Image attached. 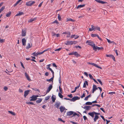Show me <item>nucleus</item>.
Wrapping results in <instances>:
<instances>
[{"mask_svg": "<svg viewBox=\"0 0 124 124\" xmlns=\"http://www.w3.org/2000/svg\"><path fill=\"white\" fill-rule=\"evenodd\" d=\"M97 35L98 34H91V36L92 37H97Z\"/></svg>", "mask_w": 124, "mask_h": 124, "instance_id": "58836bf2", "label": "nucleus"}, {"mask_svg": "<svg viewBox=\"0 0 124 124\" xmlns=\"http://www.w3.org/2000/svg\"><path fill=\"white\" fill-rule=\"evenodd\" d=\"M11 13V12L9 11L8 13L6 14V16L7 17H9L10 16Z\"/></svg>", "mask_w": 124, "mask_h": 124, "instance_id": "473e14b6", "label": "nucleus"}, {"mask_svg": "<svg viewBox=\"0 0 124 124\" xmlns=\"http://www.w3.org/2000/svg\"><path fill=\"white\" fill-rule=\"evenodd\" d=\"M26 31L25 30L23 29L22 30L21 36H24L26 35Z\"/></svg>", "mask_w": 124, "mask_h": 124, "instance_id": "f8f14e48", "label": "nucleus"}, {"mask_svg": "<svg viewBox=\"0 0 124 124\" xmlns=\"http://www.w3.org/2000/svg\"><path fill=\"white\" fill-rule=\"evenodd\" d=\"M35 3L34 1H30L26 3V5L27 6H31Z\"/></svg>", "mask_w": 124, "mask_h": 124, "instance_id": "7ed1b4c3", "label": "nucleus"}, {"mask_svg": "<svg viewBox=\"0 0 124 124\" xmlns=\"http://www.w3.org/2000/svg\"><path fill=\"white\" fill-rule=\"evenodd\" d=\"M92 107L90 106H86L83 107L84 109L88 110L90 109V108H91Z\"/></svg>", "mask_w": 124, "mask_h": 124, "instance_id": "4468645a", "label": "nucleus"}, {"mask_svg": "<svg viewBox=\"0 0 124 124\" xmlns=\"http://www.w3.org/2000/svg\"><path fill=\"white\" fill-rule=\"evenodd\" d=\"M93 113L95 115H100V114L99 113H97L94 111H93Z\"/></svg>", "mask_w": 124, "mask_h": 124, "instance_id": "338daca9", "label": "nucleus"}, {"mask_svg": "<svg viewBox=\"0 0 124 124\" xmlns=\"http://www.w3.org/2000/svg\"><path fill=\"white\" fill-rule=\"evenodd\" d=\"M115 92H109L108 93L110 94V95H112L113 94H115Z\"/></svg>", "mask_w": 124, "mask_h": 124, "instance_id": "de8ad7c7", "label": "nucleus"}, {"mask_svg": "<svg viewBox=\"0 0 124 124\" xmlns=\"http://www.w3.org/2000/svg\"><path fill=\"white\" fill-rule=\"evenodd\" d=\"M37 17H35L33 18H31L28 20V22L30 23L31 22L34 21H35L37 20Z\"/></svg>", "mask_w": 124, "mask_h": 124, "instance_id": "f3484780", "label": "nucleus"}, {"mask_svg": "<svg viewBox=\"0 0 124 124\" xmlns=\"http://www.w3.org/2000/svg\"><path fill=\"white\" fill-rule=\"evenodd\" d=\"M59 108L60 109V111L61 113L65 109V108L64 107H63L62 106L60 107Z\"/></svg>", "mask_w": 124, "mask_h": 124, "instance_id": "2eb2a0df", "label": "nucleus"}, {"mask_svg": "<svg viewBox=\"0 0 124 124\" xmlns=\"http://www.w3.org/2000/svg\"><path fill=\"white\" fill-rule=\"evenodd\" d=\"M52 23H56L57 24H58L59 23V22H58V21L57 20H55V21H54V22H53Z\"/></svg>", "mask_w": 124, "mask_h": 124, "instance_id": "4d7b16f0", "label": "nucleus"}, {"mask_svg": "<svg viewBox=\"0 0 124 124\" xmlns=\"http://www.w3.org/2000/svg\"><path fill=\"white\" fill-rule=\"evenodd\" d=\"M93 50H94L95 51H96L97 49L98 50H102L103 49V48L102 47H99L97 46H95V47L93 48Z\"/></svg>", "mask_w": 124, "mask_h": 124, "instance_id": "39448f33", "label": "nucleus"}, {"mask_svg": "<svg viewBox=\"0 0 124 124\" xmlns=\"http://www.w3.org/2000/svg\"><path fill=\"white\" fill-rule=\"evenodd\" d=\"M38 52V55H40L42 54H43V51L41 52Z\"/></svg>", "mask_w": 124, "mask_h": 124, "instance_id": "680f3d73", "label": "nucleus"}, {"mask_svg": "<svg viewBox=\"0 0 124 124\" xmlns=\"http://www.w3.org/2000/svg\"><path fill=\"white\" fill-rule=\"evenodd\" d=\"M26 103L30 105V104H31V105H35V104L33 102H26Z\"/></svg>", "mask_w": 124, "mask_h": 124, "instance_id": "72a5a7b5", "label": "nucleus"}, {"mask_svg": "<svg viewBox=\"0 0 124 124\" xmlns=\"http://www.w3.org/2000/svg\"><path fill=\"white\" fill-rule=\"evenodd\" d=\"M32 89L35 91H37L39 92H40L39 90L37 88H32Z\"/></svg>", "mask_w": 124, "mask_h": 124, "instance_id": "49530a36", "label": "nucleus"}, {"mask_svg": "<svg viewBox=\"0 0 124 124\" xmlns=\"http://www.w3.org/2000/svg\"><path fill=\"white\" fill-rule=\"evenodd\" d=\"M98 87L97 88L96 85H93V89L95 91L96 90L98 89Z\"/></svg>", "mask_w": 124, "mask_h": 124, "instance_id": "b1692460", "label": "nucleus"}, {"mask_svg": "<svg viewBox=\"0 0 124 124\" xmlns=\"http://www.w3.org/2000/svg\"><path fill=\"white\" fill-rule=\"evenodd\" d=\"M61 74H60V77L59 78V82L60 83V85H61Z\"/></svg>", "mask_w": 124, "mask_h": 124, "instance_id": "7c9ffc66", "label": "nucleus"}, {"mask_svg": "<svg viewBox=\"0 0 124 124\" xmlns=\"http://www.w3.org/2000/svg\"><path fill=\"white\" fill-rule=\"evenodd\" d=\"M52 87L53 86L52 85H50L49 86L48 89H47V90L46 94L47 93H49L50 91L52 89Z\"/></svg>", "mask_w": 124, "mask_h": 124, "instance_id": "423d86ee", "label": "nucleus"}, {"mask_svg": "<svg viewBox=\"0 0 124 124\" xmlns=\"http://www.w3.org/2000/svg\"><path fill=\"white\" fill-rule=\"evenodd\" d=\"M25 75L26 78L29 81H31V79L30 78L29 76L26 73H25Z\"/></svg>", "mask_w": 124, "mask_h": 124, "instance_id": "dca6fc26", "label": "nucleus"}, {"mask_svg": "<svg viewBox=\"0 0 124 124\" xmlns=\"http://www.w3.org/2000/svg\"><path fill=\"white\" fill-rule=\"evenodd\" d=\"M61 85H60L59 87V89L60 91V93H62V89L61 87Z\"/></svg>", "mask_w": 124, "mask_h": 124, "instance_id": "2f4dec72", "label": "nucleus"}, {"mask_svg": "<svg viewBox=\"0 0 124 124\" xmlns=\"http://www.w3.org/2000/svg\"><path fill=\"white\" fill-rule=\"evenodd\" d=\"M32 54L34 56H37L38 55L37 52L36 53L34 52Z\"/></svg>", "mask_w": 124, "mask_h": 124, "instance_id": "a19ab883", "label": "nucleus"}, {"mask_svg": "<svg viewBox=\"0 0 124 124\" xmlns=\"http://www.w3.org/2000/svg\"><path fill=\"white\" fill-rule=\"evenodd\" d=\"M88 114L91 116L93 118L94 116V114L93 113V112H90L88 113Z\"/></svg>", "mask_w": 124, "mask_h": 124, "instance_id": "a878e982", "label": "nucleus"}, {"mask_svg": "<svg viewBox=\"0 0 124 124\" xmlns=\"http://www.w3.org/2000/svg\"><path fill=\"white\" fill-rule=\"evenodd\" d=\"M22 41L23 45L25 46L26 45V40L25 38H23L22 39Z\"/></svg>", "mask_w": 124, "mask_h": 124, "instance_id": "9d476101", "label": "nucleus"}, {"mask_svg": "<svg viewBox=\"0 0 124 124\" xmlns=\"http://www.w3.org/2000/svg\"><path fill=\"white\" fill-rule=\"evenodd\" d=\"M95 0L98 3L103 4L107 3V2L100 0Z\"/></svg>", "mask_w": 124, "mask_h": 124, "instance_id": "9b49d317", "label": "nucleus"}, {"mask_svg": "<svg viewBox=\"0 0 124 124\" xmlns=\"http://www.w3.org/2000/svg\"><path fill=\"white\" fill-rule=\"evenodd\" d=\"M89 75L90 79L93 80L94 79L93 78V76L91 74H89Z\"/></svg>", "mask_w": 124, "mask_h": 124, "instance_id": "8fccbe9b", "label": "nucleus"}, {"mask_svg": "<svg viewBox=\"0 0 124 124\" xmlns=\"http://www.w3.org/2000/svg\"><path fill=\"white\" fill-rule=\"evenodd\" d=\"M50 97V96H48L46 97L45 98V100L46 101L47 100L49 99Z\"/></svg>", "mask_w": 124, "mask_h": 124, "instance_id": "09e8293b", "label": "nucleus"}, {"mask_svg": "<svg viewBox=\"0 0 124 124\" xmlns=\"http://www.w3.org/2000/svg\"><path fill=\"white\" fill-rule=\"evenodd\" d=\"M74 113V112L72 111H68L67 112V116H70L72 115Z\"/></svg>", "mask_w": 124, "mask_h": 124, "instance_id": "1a4fd4ad", "label": "nucleus"}, {"mask_svg": "<svg viewBox=\"0 0 124 124\" xmlns=\"http://www.w3.org/2000/svg\"><path fill=\"white\" fill-rule=\"evenodd\" d=\"M79 37V36L78 35H72L70 37L71 38H74L75 39H76L78 38Z\"/></svg>", "mask_w": 124, "mask_h": 124, "instance_id": "a211bd4d", "label": "nucleus"}, {"mask_svg": "<svg viewBox=\"0 0 124 124\" xmlns=\"http://www.w3.org/2000/svg\"><path fill=\"white\" fill-rule=\"evenodd\" d=\"M85 104L86 105H91L92 104V103L90 102H87L85 103Z\"/></svg>", "mask_w": 124, "mask_h": 124, "instance_id": "c9c22d12", "label": "nucleus"}, {"mask_svg": "<svg viewBox=\"0 0 124 124\" xmlns=\"http://www.w3.org/2000/svg\"><path fill=\"white\" fill-rule=\"evenodd\" d=\"M94 66H95L97 68H100L101 69H102V68L101 67L98 66V65L97 64H96L94 63Z\"/></svg>", "mask_w": 124, "mask_h": 124, "instance_id": "c03bdc74", "label": "nucleus"}, {"mask_svg": "<svg viewBox=\"0 0 124 124\" xmlns=\"http://www.w3.org/2000/svg\"><path fill=\"white\" fill-rule=\"evenodd\" d=\"M80 98L78 96H75L70 100V101H72L74 102L76 100L80 99Z\"/></svg>", "mask_w": 124, "mask_h": 124, "instance_id": "20e7f679", "label": "nucleus"}, {"mask_svg": "<svg viewBox=\"0 0 124 124\" xmlns=\"http://www.w3.org/2000/svg\"><path fill=\"white\" fill-rule=\"evenodd\" d=\"M8 112L12 115L15 116L16 115L15 114L14 112L12 111H8Z\"/></svg>", "mask_w": 124, "mask_h": 124, "instance_id": "4c0bfd02", "label": "nucleus"}, {"mask_svg": "<svg viewBox=\"0 0 124 124\" xmlns=\"http://www.w3.org/2000/svg\"><path fill=\"white\" fill-rule=\"evenodd\" d=\"M5 40L4 39H0V42L2 43L5 42Z\"/></svg>", "mask_w": 124, "mask_h": 124, "instance_id": "6e6d98bb", "label": "nucleus"}, {"mask_svg": "<svg viewBox=\"0 0 124 124\" xmlns=\"http://www.w3.org/2000/svg\"><path fill=\"white\" fill-rule=\"evenodd\" d=\"M77 42L76 41H68L65 42V44L67 45H72L73 44H75Z\"/></svg>", "mask_w": 124, "mask_h": 124, "instance_id": "f257e3e1", "label": "nucleus"}, {"mask_svg": "<svg viewBox=\"0 0 124 124\" xmlns=\"http://www.w3.org/2000/svg\"><path fill=\"white\" fill-rule=\"evenodd\" d=\"M58 119L59 121H61L63 123H64L65 122V121H63L61 118H58Z\"/></svg>", "mask_w": 124, "mask_h": 124, "instance_id": "13d9d810", "label": "nucleus"}, {"mask_svg": "<svg viewBox=\"0 0 124 124\" xmlns=\"http://www.w3.org/2000/svg\"><path fill=\"white\" fill-rule=\"evenodd\" d=\"M67 96L70 98H72V94L68 95H67Z\"/></svg>", "mask_w": 124, "mask_h": 124, "instance_id": "774afa93", "label": "nucleus"}, {"mask_svg": "<svg viewBox=\"0 0 124 124\" xmlns=\"http://www.w3.org/2000/svg\"><path fill=\"white\" fill-rule=\"evenodd\" d=\"M4 89L5 91H6L8 89V88L6 86H5L4 88Z\"/></svg>", "mask_w": 124, "mask_h": 124, "instance_id": "e2e57ef3", "label": "nucleus"}, {"mask_svg": "<svg viewBox=\"0 0 124 124\" xmlns=\"http://www.w3.org/2000/svg\"><path fill=\"white\" fill-rule=\"evenodd\" d=\"M46 80L47 81H48V82L52 81V82H53V78H51L50 79H46Z\"/></svg>", "mask_w": 124, "mask_h": 124, "instance_id": "e433bc0d", "label": "nucleus"}, {"mask_svg": "<svg viewBox=\"0 0 124 124\" xmlns=\"http://www.w3.org/2000/svg\"><path fill=\"white\" fill-rule=\"evenodd\" d=\"M97 80L100 83L101 85H103L102 82L100 80V79H97Z\"/></svg>", "mask_w": 124, "mask_h": 124, "instance_id": "37998d69", "label": "nucleus"}, {"mask_svg": "<svg viewBox=\"0 0 124 124\" xmlns=\"http://www.w3.org/2000/svg\"><path fill=\"white\" fill-rule=\"evenodd\" d=\"M72 115H73L71 117H72L74 116H75L77 115V114L75 112H74V113Z\"/></svg>", "mask_w": 124, "mask_h": 124, "instance_id": "bf43d9fd", "label": "nucleus"}, {"mask_svg": "<svg viewBox=\"0 0 124 124\" xmlns=\"http://www.w3.org/2000/svg\"><path fill=\"white\" fill-rule=\"evenodd\" d=\"M60 102L59 101L56 102L55 105V107L57 108H58L59 106L60 105Z\"/></svg>", "mask_w": 124, "mask_h": 124, "instance_id": "ddd939ff", "label": "nucleus"}, {"mask_svg": "<svg viewBox=\"0 0 124 124\" xmlns=\"http://www.w3.org/2000/svg\"><path fill=\"white\" fill-rule=\"evenodd\" d=\"M63 34H67L68 35H70V32H63Z\"/></svg>", "mask_w": 124, "mask_h": 124, "instance_id": "a18cd8bd", "label": "nucleus"}, {"mask_svg": "<svg viewBox=\"0 0 124 124\" xmlns=\"http://www.w3.org/2000/svg\"><path fill=\"white\" fill-rule=\"evenodd\" d=\"M58 18L59 21H60L61 19V18L59 14H58Z\"/></svg>", "mask_w": 124, "mask_h": 124, "instance_id": "603ef678", "label": "nucleus"}, {"mask_svg": "<svg viewBox=\"0 0 124 124\" xmlns=\"http://www.w3.org/2000/svg\"><path fill=\"white\" fill-rule=\"evenodd\" d=\"M83 118H84V120L85 121L86 120H88L87 118L85 116H83Z\"/></svg>", "mask_w": 124, "mask_h": 124, "instance_id": "5fc2aeb1", "label": "nucleus"}, {"mask_svg": "<svg viewBox=\"0 0 124 124\" xmlns=\"http://www.w3.org/2000/svg\"><path fill=\"white\" fill-rule=\"evenodd\" d=\"M110 58H111L114 61H115V57L112 55H111Z\"/></svg>", "mask_w": 124, "mask_h": 124, "instance_id": "3c124183", "label": "nucleus"}, {"mask_svg": "<svg viewBox=\"0 0 124 124\" xmlns=\"http://www.w3.org/2000/svg\"><path fill=\"white\" fill-rule=\"evenodd\" d=\"M30 91V90H27L25 91L24 94V97H26V96L29 94Z\"/></svg>", "mask_w": 124, "mask_h": 124, "instance_id": "6e6552de", "label": "nucleus"}, {"mask_svg": "<svg viewBox=\"0 0 124 124\" xmlns=\"http://www.w3.org/2000/svg\"><path fill=\"white\" fill-rule=\"evenodd\" d=\"M86 85H88V82L85 81V82L83 84V87L85 88L86 87Z\"/></svg>", "mask_w": 124, "mask_h": 124, "instance_id": "412c9836", "label": "nucleus"}, {"mask_svg": "<svg viewBox=\"0 0 124 124\" xmlns=\"http://www.w3.org/2000/svg\"><path fill=\"white\" fill-rule=\"evenodd\" d=\"M95 27V26L93 25H91V28L93 30V31L94 30V31Z\"/></svg>", "mask_w": 124, "mask_h": 124, "instance_id": "864d4df0", "label": "nucleus"}, {"mask_svg": "<svg viewBox=\"0 0 124 124\" xmlns=\"http://www.w3.org/2000/svg\"><path fill=\"white\" fill-rule=\"evenodd\" d=\"M31 47H32V44H31V45L30 43H28L26 47V48L27 49H28Z\"/></svg>", "mask_w": 124, "mask_h": 124, "instance_id": "393cba45", "label": "nucleus"}, {"mask_svg": "<svg viewBox=\"0 0 124 124\" xmlns=\"http://www.w3.org/2000/svg\"><path fill=\"white\" fill-rule=\"evenodd\" d=\"M73 55H75L77 57L80 56V55L78 54L77 52H73Z\"/></svg>", "mask_w": 124, "mask_h": 124, "instance_id": "aec40b11", "label": "nucleus"}, {"mask_svg": "<svg viewBox=\"0 0 124 124\" xmlns=\"http://www.w3.org/2000/svg\"><path fill=\"white\" fill-rule=\"evenodd\" d=\"M91 94H89V95L87 96L86 97H85L84 99V100L85 101H87L88 100V98H89L90 97H91Z\"/></svg>", "mask_w": 124, "mask_h": 124, "instance_id": "cd10ccee", "label": "nucleus"}, {"mask_svg": "<svg viewBox=\"0 0 124 124\" xmlns=\"http://www.w3.org/2000/svg\"><path fill=\"white\" fill-rule=\"evenodd\" d=\"M86 43H87V44L88 45H89L92 46L93 48L95 47V44L93 43L92 42H91V41L87 40L86 41Z\"/></svg>", "mask_w": 124, "mask_h": 124, "instance_id": "f03ea898", "label": "nucleus"}, {"mask_svg": "<svg viewBox=\"0 0 124 124\" xmlns=\"http://www.w3.org/2000/svg\"><path fill=\"white\" fill-rule=\"evenodd\" d=\"M67 21H71L72 22H74V20L71 18H67Z\"/></svg>", "mask_w": 124, "mask_h": 124, "instance_id": "79ce46f5", "label": "nucleus"}, {"mask_svg": "<svg viewBox=\"0 0 124 124\" xmlns=\"http://www.w3.org/2000/svg\"><path fill=\"white\" fill-rule=\"evenodd\" d=\"M62 93H59L58 96L59 97L61 98H62L63 97V96L61 94Z\"/></svg>", "mask_w": 124, "mask_h": 124, "instance_id": "ea45409f", "label": "nucleus"}, {"mask_svg": "<svg viewBox=\"0 0 124 124\" xmlns=\"http://www.w3.org/2000/svg\"><path fill=\"white\" fill-rule=\"evenodd\" d=\"M42 101V99L41 98H39V99L38 100H36V103L38 104L41 102V101Z\"/></svg>", "mask_w": 124, "mask_h": 124, "instance_id": "bb28decb", "label": "nucleus"}, {"mask_svg": "<svg viewBox=\"0 0 124 124\" xmlns=\"http://www.w3.org/2000/svg\"><path fill=\"white\" fill-rule=\"evenodd\" d=\"M23 14V12L19 11L18 13L15 16H20Z\"/></svg>", "mask_w": 124, "mask_h": 124, "instance_id": "6ab92c4d", "label": "nucleus"}, {"mask_svg": "<svg viewBox=\"0 0 124 124\" xmlns=\"http://www.w3.org/2000/svg\"><path fill=\"white\" fill-rule=\"evenodd\" d=\"M99 118V116L97 115H95V116L94 117V122H95L96 121L98 118Z\"/></svg>", "mask_w": 124, "mask_h": 124, "instance_id": "5701e85b", "label": "nucleus"}, {"mask_svg": "<svg viewBox=\"0 0 124 124\" xmlns=\"http://www.w3.org/2000/svg\"><path fill=\"white\" fill-rule=\"evenodd\" d=\"M96 30H98L100 31V27L97 26H95L94 31Z\"/></svg>", "mask_w": 124, "mask_h": 124, "instance_id": "c85d7f7f", "label": "nucleus"}, {"mask_svg": "<svg viewBox=\"0 0 124 124\" xmlns=\"http://www.w3.org/2000/svg\"><path fill=\"white\" fill-rule=\"evenodd\" d=\"M54 97L53 96H52V101L53 102H54L56 100L55 96H54Z\"/></svg>", "mask_w": 124, "mask_h": 124, "instance_id": "c756f323", "label": "nucleus"}, {"mask_svg": "<svg viewBox=\"0 0 124 124\" xmlns=\"http://www.w3.org/2000/svg\"><path fill=\"white\" fill-rule=\"evenodd\" d=\"M70 122L71 123H72V124H78V123L75 122L73 121H70Z\"/></svg>", "mask_w": 124, "mask_h": 124, "instance_id": "052dcab7", "label": "nucleus"}, {"mask_svg": "<svg viewBox=\"0 0 124 124\" xmlns=\"http://www.w3.org/2000/svg\"><path fill=\"white\" fill-rule=\"evenodd\" d=\"M30 98H31V99L30 100V101H35L37 100L35 97V95H32V96Z\"/></svg>", "mask_w": 124, "mask_h": 124, "instance_id": "0eeeda50", "label": "nucleus"}, {"mask_svg": "<svg viewBox=\"0 0 124 124\" xmlns=\"http://www.w3.org/2000/svg\"><path fill=\"white\" fill-rule=\"evenodd\" d=\"M88 64H89L90 65H91L94 66V63L92 62H89L88 63Z\"/></svg>", "mask_w": 124, "mask_h": 124, "instance_id": "0e129e2a", "label": "nucleus"}, {"mask_svg": "<svg viewBox=\"0 0 124 124\" xmlns=\"http://www.w3.org/2000/svg\"><path fill=\"white\" fill-rule=\"evenodd\" d=\"M43 1H42V2H41V3H40L39 5V6H38V7H40L41 6V5H42V3H43Z\"/></svg>", "mask_w": 124, "mask_h": 124, "instance_id": "69168bd1", "label": "nucleus"}, {"mask_svg": "<svg viewBox=\"0 0 124 124\" xmlns=\"http://www.w3.org/2000/svg\"><path fill=\"white\" fill-rule=\"evenodd\" d=\"M5 9V7L4 6H3L0 9V12H1L3 11Z\"/></svg>", "mask_w": 124, "mask_h": 124, "instance_id": "f704fd0d", "label": "nucleus"}, {"mask_svg": "<svg viewBox=\"0 0 124 124\" xmlns=\"http://www.w3.org/2000/svg\"><path fill=\"white\" fill-rule=\"evenodd\" d=\"M85 5V4L80 5H78L76 8H77L78 9L79 8L84 7Z\"/></svg>", "mask_w": 124, "mask_h": 124, "instance_id": "4be33fe9", "label": "nucleus"}]
</instances>
